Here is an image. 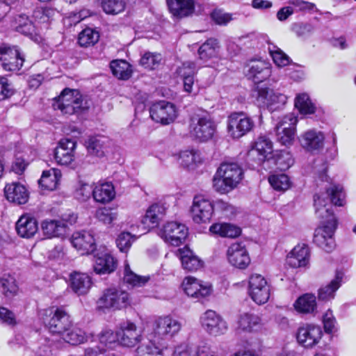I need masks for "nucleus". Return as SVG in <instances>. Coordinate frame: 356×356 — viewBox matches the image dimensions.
<instances>
[{"mask_svg": "<svg viewBox=\"0 0 356 356\" xmlns=\"http://www.w3.org/2000/svg\"><path fill=\"white\" fill-rule=\"evenodd\" d=\"M345 196L341 185H332L325 193L314 195L315 213L321 219V225L316 229L313 241L327 252L335 248L334 234L337 227V219L330 203L342 207L345 204Z\"/></svg>", "mask_w": 356, "mask_h": 356, "instance_id": "f257e3e1", "label": "nucleus"}, {"mask_svg": "<svg viewBox=\"0 0 356 356\" xmlns=\"http://www.w3.org/2000/svg\"><path fill=\"white\" fill-rule=\"evenodd\" d=\"M57 9L51 7L37 8L33 13L34 22L31 21L25 15H19L15 19V30L36 42L41 40L40 31L47 29L49 24L58 15Z\"/></svg>", "mask_w": 356, "mask_h": 356, "instance_id": "f03ea898", "label": "nucleus"}, {"mask_svg": "<svg viewBox=\"0 0 356 356\" xmlns=\"http://www.w3.org/2000/svg\"><path fill=\"white\" fill-rule=\"evenodd\" d=\"M57 9L51 7L37 8L33 13L34 22L31 21L25 15H19L15 19V30L36 42L41 40L40 31L47 29L49 24L58 15Z\"/></svg>", "mask_w": 356, "mask_h": 356, "instance_id": "7ed1b4c3", "label": "nucleus"}, {"mask_svg": "<svg viewBox=\"0 0 356 356\" xmlns=\"http://www.w3.org/2000/svg\"><path fill=\"white\" fill-rule=\"evenodd\" d=\"M243 177V170L237 163H222L213 177V188L220 194H227L237 187Z\"/></svg>", "mask_w": 356, "mask_h": 356, "instance_id": "20e7f679", "label": "nucleus"}, {"mask_svg": "<svg viewBox=\"0 0 356 356\" xmlns=\"http://www.w3.org/2000/svg\"><path fill=\"white\" fill-rule=\"evenodd\" d=\"M181 328V323L171 316H161L155 318L145 329L149 338L159 344L171 339L179 333Z\"/></svg>", "mask_w": 356, "mask_h": 356, "instance_id": "39448f33", "label": "nucleus"}, {"mask_svg": "<svg viewBox=\"0 0 356 356\" xmlns=\"http://www.w3.org/2000/svg\"><path fill=\"white\" fill-rule=\"evenodd\" d=\"M217 125L211 115L207 112L195 113L190 119L189 133L195 140L204 143L211 140Z\"/></svg>", "mask_w": 356, "mask_h": 356, "instance_id": "423d86ee", "label": "nucleus"}, {"mask_svg": "<svg viewBox=\"0 0 356 356\" xmlns=\"http://www.w3.org/2000/svg\"><path fill=\"white\" fill-rule=\"evenodd\" d=\"M131 304V298L126 291L111 288L104 291L97 301V309L100 311L120 310Z\"/></svg>", "mask_w": 356, "mask_h": 356, "instance_id": "0eeeda50", "label": "nucleus"}, {"mask_svg": "<svg viewBox=\"0 0 356 356\" xmlns=\"http://www.w3.org/2000/svg\"><path fill=\"white\" fill-rule=\"evenodd\" d=\"M254 127L253 120L244 112L232 113L227 120V136L234 140L247 135Z\"/></svg>", "mask_w": 356, "mask_h": 356, "instance_id": "6e6552de", "label": "nucleus"}, {"mask_svg": "<svg viewBox=\"0 0 356 356\" xmlns=\"http://www.w3.org/2000/svg\"><path fill=\"white\" fill-rule=\"evenodd\" d=\"M53 107L63 114L78 113L83 109L81 95L77 90L65 88L54 103Z\"/></svg>", "mask_w": 356, "mask_h": 356, "instance_id": "1a4fd4ad", "label": "nucleus"}, {"mask_svg": "<svg viewBox=\"0 0 356 356\" xmlns=\"http://www.w3.org/2000/svg\"><path fill=\"white\" fill-rule=\"evenodd\" d=\"M165 207L162 204L156 203L151 205L140 224L130 226L134 236H141L147 233L150 227L156 226L165 216Z\"/></svg>", "mask_w": 356, "mask_h": 356, "instance_id": "9d476101", "label": "nucleus"}, {"mask_svg": "<svg viewBox=\"0 0 356 356\" xmlns=\"http://www.w3.org/2000/svg\"><path fill=\"white\" fill-rule=\"evenodd\" d=\"M158 235L165 243L177 247L185 241L188 236V228L185 225L176 221L168 222L159 228Z\"/></svg>", "mask_w": 356, "mask_h": 356, "instance_id": "9b49d317", "label": "nucleus"}, {"mask_svg": "<svg viewBox=\"0 0 356 356\" xmlns=\"http://www.w3.org/2000/svg\"><path fill=\"white\" fill-rule=\"evenodd\" d=\"M191 213L195 223L209 222L214 213V203L202 195H196L193 200Z\"/></svg>", "mask_w": 356, "mask_h": 356, "instance_id": "f8f14e48", "label": "nucleus"}, {"mask_svg": "<svg viewBox=\"0 0 356 356\" xmlns=\"http://www.w3.org/2000/svg\"><path fill=\"white\" fill-rule=\"evenodd\" d=\"M181 288L188 297L197 302L207 300L212 293L211 285L204 284L201 280L192 276L186 277L183 280Z\"/></svg>", "mask_w": 356, "mask_h": 356, "instance_id": "ddd939ff", "label": "nucleus"}, {"mask_svg": "<svg viewBox=\"0 0 356 356\" xmlns=\"http://www.w3.org/2000/svg\"><path fill=\"white\" fill-rule=\"evenodd\" d=\"M249 294L258 305L266 303L270 296V286L264 277L252 274L249 278Z\"/></svg>", "mask_w": 356, "mask_h": 356, "instance_id": "4468645a", "label": "nucleus"}, {"mask_svg": "<svg viewBox=\"0 0 356 356\" xmlns=\"http://www.w3.org/2000/svg\"><path fill=\"white\" fill-rule=\"evenodd\" d=\"M200 322L204 330L213 336L223 334L228 329L227 322L211 309L207 310L201 315Z\"/></svg>", "mask_w": 356, "mask_h": 356, "instance_id": "2eb2a0df", "label": "nucleus"}, {"mask_svg": "<svg viewBox=\"0 0 356 356\" xmlns=\"http://www.w3.org/2000/svg\"><path fill=\"white\" fill-rule=\"evenodd\" d=\"M322 336L321 327L314 324H303L298 327L296 332L298 343L307 348H311L317 345Z\"/></svg>", "mask_w": 356, "mask_h": 356, "instance_id": "dca6fc26", "label": "nucleus"}, {"mask_svg": "<svg viewBox=\"0 0 356 356\" xmlns=\"http://www.w3.org/2000/svg\"><path fill=\"white\" fill-rule=\"evenodd\" d=\"M152 119L162 124H169L177 118L175 106L168 102L160 101L154 104L149 110Z\"/></svg>", "mask_w": 356, "mask_h": 356, "instance_id": "f3484780", "label": "nucleus"}, {"mask_svg": "<svg viewBox=\"0 0 356 356\" xmlns=\"http://www.w3.org/2000/svg\"><path fill=\"white\" fill-rule=\"evenodd\" d=\"M0 61L6 71H18L23 65L24 58L17 47L3 45L0 47Z\"/></svg>", "mask_w": 356, "mask_h": 356, "instance_id": "a211bd4d", "label": "nucleus"}, {"mask_svg": "<svg viewBox=\"0 0 356 356\" xmlns=\"http://www.w3.org/2000/svg\"><path fill=\"white\" fill-rule=\"evenodd\" d=\"M273 153V143L265 136H261L254 143L248 151V156L257 163H261L271 158Z\"/></svg>", "mask_w": 356, "mask_h": 356, "instance_id": "6ab92c4d", "label": "nucleus"}, {"mask_svg": "<svg viewBox=\"0 0 356 356\" xmlns=\"http://www.w3.org/2000/svg\"><path fill=\"white\" fill-rule=\"evenodd\" d=\"M271 73L270 63L264 60H251L246 66V76L256 83L268 79Z\"/></svg>", "mask_w": 356, "mask_h": 356, "instance_id": "aec40b11", "label": "nucleus"}, {"mask_svg": "<svg viewBox=\"0 0 356 356\" xmlns=\"http://www.w3.org/2000/svg\"><path fill=\"white\" fill-rule=\"evenodd\" d=\"M227 257L229 263L239 269H245L250 264L249 254L241 243H232L227 249Z\"/></svg>", "mask_w": 356, "mask_h": 356, "instance_id": "412c9836", "label": "nucleus"}, {"mask_svg": "<svg viewBox=\"0 0 356 356\" xmlns=\"http://www.w3.org/2000/svg\"><path fill=\"white\" fill-rule=\"evenodd\" d=\"M119 344L126 347H132L141 340V335L137 331L136 325L129 321H124L119 324L118 328Z\"/></svg>", "mask_w": 356, "mask_h": 356, "instance_id": "4be33fe9", "label": "nucleus"}, {"mask_svg": "<svg viewBox=\"0 0 356 356\" xmlns=\"http://www.w3.org/2000/svg\"><path fill=\"white\" fill-rule=\"evenodd\" d=\"M94 253V270L97 274L110 273L117 267V261L104 248L96 250Z\"/></svg>", "mask_w": 356, "mask_h": 356, "instance_id": "5701e85b", "label": "nucleus"}, {"mask_svg": "<svg viewBox=\"0 0 356 356\" xmlns=\"http://www.w3.org/2000/svg\"><path fill=\"white\" fill-rule=\"evenodd\" d=\"M72 246L81 254H90L96 249L93 234L89 231H80L73 233L70 238Z\"/></svg>", "mask_w": 356, "mask_h": 356, "instance_id": "b1692460", "label": "nucleus"}, {"mask_svg": "<svg viewBox=\"0 0 356 356\" xmlns=\"http://www.w3.org/2000/svg\"><path fill=\"white\" fill-rule=\"evenodd\" d=\"M76 143L72 139L63 138L60 140L54 152L56 163L62 165H67L74 160V152Z\"/></svg>", "mask_w": 356, "mask_h": 356, "instance_id": "393cba45", "label": "nucleus"}, {"mask_svg": "<svg viewBox=\"0 0 356 356\" xmlns=\"http://www.w3.org/2000/svg\"><path fill=\"white\" fill-rule=\"evenodd\" d=\"M310 260V249L307 244L299 243L289 253L286 262L293 268L306 267Z\"/></svg>", "mask_w": 356, "mask_h": 356, "instance_id": "a878e982", "label": "nucleus"}, {"mask_svg": "<svg viewBox=\"0 0 356 356\" xmlns=\"http://www.w3.org/2000/svg\"><path fill=\"white\" fill-rule=\"evenodd\" d=\"M299 140L301 146L307 151H318L324 146L325 136L321 131L309 129L300 135Z\"/></svg>", "mask_w": 356, "mask_h": 356, "instance_id": "bb28decb", "label": "nucleus"}, {"mask_svg": "<svg viewBox=\"0 0 356 356\" xmlns=\"http://www.w3.org/2000/svg\"><path fill=\"white\" fill-rule=\"evenodd\" d=\"M51 315L47 325L49 331L59 336L71 325L70 316L61 308H56L50 313Z\"/></svg>", "mask_w": 356, "mask_h": 356, "instance_id": "cd10ccee", "label": "nucleus"}, {"mask_svg": "<svg viewBox=\"0 0 356 356\" xmlns=\"http://www.w3.org/2000/svg\"><path fill=\"white\" fill-rule=\"evenodd\" d=\"M6 199L16 204H24L27 202L29 197L28 190L23 184L13 182L6 184L4 188Z\"/></svg>", "mask_w": 356, "mask_h": 356, "instance_id": "c85d7f7f", "label": "nucleus"}, {"mask_svg": "<svg viewBox=\"0 0 356 356\" xmlns=\"http://www.w3.org/2000/svg\"><path fill=\"white\" fill-rule=\"evenodd\" d=\"M17 234L22 238H31L38 232L36 219L29 214L22 215L16 222Z\"/></svg>", "mask_w": 356, "mask_h": 356, "instance_id": "c756f323", "label": "nucleus"}, {"mask_svg": "<svg viewBox=\"0 0 356 356\" xmlns=\"http://www.w3.org/2000/svg\"><path fill=\"white\" fill-rule=\"evenodd\" d=\"M91 284V278L88 275L79 272H74L70 274V287L77 295L87 293Z\"/></svg>", "mask_w": 356, "mask_h": 356, "instance_id": "7c9ffc66", "label": "nucleus"}, {"mask_svg": "<svg viewBox=\"0 0 356 356\" xmlns=\"http://www.w3.org/2000/svg\"><path fill=\"white\" fill-rule=\"evenodd\" d=\"M166 2L170 13L180 18L191 15L195 9L193 0H166Z\"/></svg>", "mask_w": 356, "mask_h": 356, "instance_id": "2f4dec72", "label": "nucleus"}, {"mask_svg": "<svg viewBox=\"0 0 356 356\" xmlns=\"http://www.w3.org/2000/svg\"><path fill=\"white\" fill-rule=\"evenodd\" d=\"M115 196V188L111 183H97L93 188L92 197L97 202L108 203L114 199Z\"/></svg>", "mask_w": 356, "mask_h": 356, "instance_id": "473e14b6", "label": "nucleus"}, {"mask_svg": "<svg viewBox=\"0 0 356 356\" xmlns=\"http://www.w3.org/2000/svg\"><path fill=\"white\" fill-rule=\"evenodd\" d=\"M220 45L217 39H207L198 49L199 58L204 63H207L219 56Z\"/></svg>", "mask_w": 356, "mask_h": 356, "instance_id": "72a5a7b5", "label": "nucleus"}, {"mask_svg": "<svg viewBox=\"0 0 356 356\" xmlns=\"http://www.w3.org/2000/svg\"><path fill=\"white\" fill-rule=\"evenodd\" d=\"M178 252L184 270L196 271L202 267L203 261L188 248L179 249Z\"/></svg>", "mask_w": 356, "mask_h": 356, "instance_id": "f704fd0d", "label": "nucleus"}, {"mask_svg": "<svg viewBox=\"0 0 356 356\" xmlns=\"http://www.w3.org/2000/svg\"><path fill=\"white\" fill-rule=\"evenodd\" d=\"M60 337L66 343L72 346H77L85 343L88 340V335L84 330L79 327L71 325L60 335Z\"/></svg>", "mask_w": 356, "mask_h": 356, "instance_id": "c9c22d12", "label": "nucleus"}, {"mask_svg": "<svg viewBox=\"0 0 356 356\" xmlns=\"http://www.w3.org/2000/svg\"><path fill=\"white\" fill-rule=\"evenodd\" d=\"M343 277V273L341 271H337L334 278L329 284L321 286L318 289V300L326 302L333 299L336 291L341 286Z\"/></svg>", "mask_w": 356, "mask_h": 356, "instance_id": "e433bc0d", "label": "nucleus"}, {"mask_svg": "<svg viewBox=\"0 0 356 356\" xmlns=\"http://www.w3.org/2000/svg\"><path fill=\"white\" fill-rule=\"evenodd\" d=\"M61 172L56 168H51L42 172L38 183L40 186L47 191L56 190L60 183Z\"/></svg>", "mask_w": 356, "mask_h": 356, "instance_id": "4c0bfd02", "label": "nucleus"}, {"mask_svg": "<svg viewBox=\"0 0 356 356\" xmlns=\"http://www.w3.org/2000/svg\"><path fill=\"white\" fill-rule=\"evenodd\" d=\"M109 143V139L104 136H90L85 144L90 154L102 156L104 154L106 148Z\"/></svg>", "mask_w": 356, "mask_h": 356, "instance_id": "58836bf2", "label": "nucleus"}, {"mask_svg": "<svg viewBox=\"0 0 356 356\" xmlns=\"http://www.w3.org/2000/svg\"><path fill=\"white\" fill-rule=\"evenodd\" d=\"M261 325L260 318L251 313H243L238 316L237 321V330L243 332H251L258 330Z\"/></svg>", "mask_w": 356, "mask_h": 356, "instance_id": "ea45409f", "label": "nucleus"}, {"mask_svg": "<svg viewBox=\"0 0 356 356\" xmlns=\"http://www.w3.org/2000/svg\"><path fill=\"white\" fill-rule=\"evenodd\" d=\"M41 228L43 234L49 238L59 237L66 232V225L58 220H44Z\"/></svg>", "mask_w": 356, "mask_h": 356, "instance_id": "a19ab883", "label": "nucleus"}, {"mask_svg": "<svg viewBox=\"0 0 356 356\" xmlns=\"http://www.w3.org/2000/svg\"><path fill=\"white\" fill-rule=\"evenodd\" d=\"M295 309L301 314H314L317 308L316 298L312 293L300 296L293 304Z\"/></svg>", "mask_w": 356, "mask_h": 356, "instance_id": "79ce46f5", "label": "nucleus"}, {"mask_svg": "<svg viewBox=\"0 0 356 356\" xmlns=\"http://www.w3.org/2000/svg\"><path fill=\"white\" fill-rule=\"evenodd\" d=\"M209 231L213 234L228 238H235L239 236L241 232L238 227L228 222L213 223L209 227Z\"/></svg>", "mask_w": 356, "mask_h": 356, "instance_id": "37998d69", "label": "nucleus"}, {"mask_svg": "<svg viewBox=\"0 0 356 356\" xmlns=\"http://www.w3.org/2000/svg\"><path fill=\"white\" fill-rule=\"evenodd\" d=\"M110 67L113 74L120 79L127 80L131 75L132 70L131 65L124 60H115L111 61Z\"/></svg>", "mask_w": 356, "mask_h": 356, "instance_id": "c03bdc74", "label": "nucleus"}, {"mask_svg": "<svg viewBox=\"0 0 356 356\" xmlns=\"http://www.w3.org/2000/svg\"><path fill=\"white\" fill-rule=\"evenodd\" d=\"M295 106L302 115H310L315 113L316 107L306 93L299 94L295 99Z\"/></svg>", "mask_w": 356, "mask_h": 356, "instance_id": "a18cd8bd", "label": "nucleus"}, {"mask_svg": "<svg viewBox=\"0 0 356 356\" xmlns=\"http://www.w3.org/2000/svg\"><path fill=\"white\" fill-rule=\"evenodd\" d=\"M123 280L129 285L140 287L144 286L149 281V277L138 275L131 270L129 264L125 261Z\"/></svg>", "mask_w": 356, "mask_h": 356, "instance_id": "49530a36", "label": "nucleus"}, {"mask_svg": "<svg viewBox=\"0 0 356 356\" xmlns=\"http://www.w3.org/2000/svg\"><path fill=\"white\" fill-rule=\"evenodd\" d=\"M1 291L7 298H11L17 294L18 286L15 278L10 274H4L0 279Z\"/></svg>", "mask_w": 356, "mask_h": 356, "instance_id": "de8ad7c7", "label": "nucleus"}, {"mask_svg": "<svg viewBox=\"0 0 356 356\" xmlns=\"http://www.w3.org/2000/svg\"><path fill=\"white\" fill-rule=\"evenodd\" d=\"M99 39V32L91 28L83 29L79 35L78 42L81 47H90L96 44Z\"/></svg>", "mask_w": 356, "mask_h": 356, "instance_id": "09e8293b", "label": "nucleus"}, {"mask_svg": "<svg viewBox=\"0 0 356 356\" xmlns=\"http://www.w3.org/2000/svg\"><path fill=\"white\" fill-rule=\"evenodd\" d=\"M156 343L149 338L147 342L138 347L136 356H163L162 350L156 346Z\"/></svg>", "mask_w": 356, "mask_h": 356, "instance_id": "8fccbe9b", "label": "nucleus"}, {"mask_svg": "<svg viewBox=\"0 0 356 356\" xmlns=\"http://www.w3.org/2000/svg\"><path fill=\"white\" fill-rule=\"evenodd\" d=\"M268 181L270 186L278 191H284L291 186L289 177L284 174L272 175L269 177Z\"/></svg>", "mask_w": 356, "mask_h": 356, "instance_id": "3c124183", "label": "nucleus"}, {"mask_svg": "<svg viewBox=\"0 0 356 356\" xmlns=\"http://www.w3.org/2000/svg\"><path fill=\"white\" fill-rule=\"evenodd\" d=\"M268 49L276 65L283 67L289 63V57L277 46L274 44H269Z\"/></svg>", "mask_w": 356, "mask_h": 356, "instance_id": "603ef678", "label": "nucleus"}, {"mask_svg": "<svg viewBox=\"0 0 356 356\" xmlns=\"http://www.w3.org/2000/svg\"><path fill=\"white\" fill-rule=\"evenodd\" d=\"M102 6L106 13L116 15L124 10L125 3L123 0H104Z\"/></svg>", "mask_w": 356, "mask_h": 356, "instance_id": "864d4df0", "label": "nucleus"}, {"mask_svg": "<svg viewBox=\"0 0 356 356\" xmlns=\"http://www.w3.org/2000/svg\"><path fill=\"white\" fill-rule=\"evenodd\" d=\"M93 188L89 184L80 181L76 186L74 196L79 201L86 202L92 195Z\"/></svg>", "mask_w": 356, "mask_h": 356, "instance_id": "5fc2aeb1", "label": "nucleus"}, {"mask_svg": "<svg viewBox=\"0 0 356 356\" xmlns=\"http://www.w3.org/2000/svg\"><path fill=\"white\" fill-rule=\"evenodd\" d=\"M161 60V54L147 52L140 58V63L146 69L153 70L159 65Z\"/></svg>", "mask_w": 356, "mask_h": 356, "instance_id": "6e6d98bb", "label": "nucleus"}, {"mask_svg": "<svg viewBox=\"0 0 356 356\" xmlns=\"http://www.w3.org/2000/svg\"><path fill=\"white\" fill-rule=\"evenodd\" d=\"M298 122L297 118L293 113L284 115L276 125V130H291L296 132V127Z\"/></svg>", "mask_w": 356, "mask_h": 356, "instance_id": "4d7b16f0", "label": "nucleus"}, {"mask_svg": "<svg viewBox=\"0 0 356 356\" xmlns=\"http://www.w3.org/2000/svg\"><path fill=\"white\" fill-rule=\"evenodd\" d=\"M118 216V213L111 208H100L96 211L97 218L106 225H110L116 220Z\"/></svg>", "mask_w": 356, "mask_h": 356, "instance_id": "13d9d810", "label": "nucleus"}, {"mask_svg": "<svg viewBox=\"0 0 356 356\" xmlns=\"http://www.w3.org/2000/svg\"><path fill=\"white\" fill-rule=\"evenodd\" d=\"M99 342L101 344L111 348L112 345L119 343L118 332H114L109 329L104 330L99 334Z\"/></svg>", "mask_w": 356, "mask_h": 356, "instance_id": "bf43d9fd", "label": "nucleus"}, {"mask_svg": "<svg viewBox=\"0 0 356 356\" xmlns=\"http://www.w3.org/2000/svg\"><path fill=\"white\" fill-rule=\"evenodd\" d=\"M275 163L281 170L289 168L293 163V159L289 152L281 151L276 154Z\"/></svg>", "mask_w": 356, "mask_h": 356, "instance_id": "052dcab7", "label": "nucleus"}, {"mask_svg": "<svg viewBox=\"0 0 356 356\" xmlns=\"http://www.w3.org/2000/svg\"><path fill=\"white\" fill-rule=\"evenodd\" d=\"M197 69L194 62L187 61L179 66L176 70V74L182 79L191 76H195Z\"/></svg>", "mask_w": 356, "mask_h": 356, "instance_id": "680f3d73", "label": "nucleus"}, {"mask_svg": "<svg viewBox=\"0 0 356 356\" xmlns=\"http://www.w3.org/2000/svg\"><path fill=\"white\" fill-rule=\"evenodd\" d=\"M216 211L221 213L222 216L225 218H232L236 212V208L232 204L222 200L216 201L214 204V209Z\"/></svg>", "mask_w": 356, "mask_h": 356, "instance_id": "e2e57ef3", "label": "nucleus"}, {"mask_svg": "<svg viewBox=\"0 0 356 356\" xmlns=\"http://www.w3.org/2000/svg\"><path fill=\"white\" fill-rule=\"evenodd\" d=\"M199 156L194 150H185L179 153V163L184 167L188 168L197 162Z\"/></svg>", "mask_w": 356, "mask_h": 356, "instance_id": "0e129e2a", "label": "nucleus"}, {"mask_svg": "<svg viewBox=\"0 0 356 356\" xmlns=\"http://www.w3.org/2000/svg\"><path fill=\"white\" fill-rule=\"evenodd\" d=\"M275 91L268 88H259L257 90V102L260 107L267 108L271 96Z\"/></svg>", "mask_w": 356, "mask_h": 356, "instance_id": "69168bd1", "label": "nucleus"}, {"mask_svg": "<svg viewBox=\"0 0 356 356\" xmlns=\"http://www.w3.org/2000/svg\"><path fill=\"white\" fill-rule=\"evenodd\" d=\"M287 97L284 94L280 92H275L274 95L271 96V98L268 103L267 108L270 111H274L280 109L286 102Z\"/></svg>", "mask_w": 356, "mask_h": 356, "instance_id": "338daca9", "label": "nucleus"}, {"mask_svg": "<svg viewBox=\"0 0 356 356\" xmlns=\"http://www.w3.org/2000/svg\"><path fill=\"white\" fill-rule=\"evenodd\" d=\"M14 92L15 90L8 79L0 76V101L10 98Z\"/></svg>", "mask_w": 356, "mask_h": 356, "instance_id": "774afa93", "label": "nucleus"}]
</instances>
